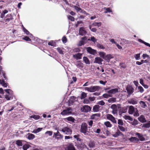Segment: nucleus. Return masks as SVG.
<instances>
[{"label":"nucleus","mask_w":150,"mask_h":150,"mask_svg":"<svg viewBox=\"0 0 150 150\" xmlns=\"http://www.w3.org/2000/svg\"><path fill=\"white\" fill-rule=\"evenodd\" d=\"M80 132L81 133L85 135H89V132L88 131V127L86 123H84L81 124L80 129Z\"/></svg>","instance_id":"obj_1"},{"label":"nucleus","mask_w":150,"mask_h":150,"mask_svg":"<svg viewBox=\"0 0 150 150\" xmlns=\"http://www.w3.org/2000/svg\"><path fill=\"white\" fill-rule=\"evenodd\" d=\"M100 89V87L99 86H92L90 87H86L85 90L90 92H94L98 91Z\"/></svg>","instance_id":"obj_2"},{"label":"nucleus","mask_w":150,"mask_h":150,"mask_svg":"<svg viewBox=\"0 0 150 150\" xmlns=\"http://www.w3.org/2000/svg\"><path fill=\"white\" fill-rule=\"evenodd\" d=\"M4 91L8 93V95H6L5 96V98L7 100H9L11 98H12L13 91L10 89H5Z\"/></svg>","instance_id":"obj_3"},{"label":"nucleus","mask_w":150,"mask_h":150,"mask_svg":"<svg viewBox=\"0 0 150 150\" xmlns=\"http://www.w3.org/2000/svg\"><path fill=\"white\" fill-rule=\"evenodd\" d=\"M59 130L67 135H71L72 133V130L69 127H64Z\"/></svg>","instance_id":"obj_4"},{"label":"nucleus","mask_w":150,"mask_h":150,"mask_svg":"<svg viewBox=\"0 0 150 150\" xmlns=\"http://www.w3.org/2000/svg\"><path fill=\"white\" fill-rule=\"evenodd\" d=\"M72 110L71 108L68 107L64 110L61 112V114L63 115H70L72 114Z\"/></svg>","instance_id":"obj_5"},{"label":"nucleus","mask_w":150,"mask_h":150,"mask_svg":"<svg viewBox=\"0 0 150 150\" xmlns=\"http://www.w3.org/2000/svg\"><path fill=\"white\" fill-rule=\"evenodd\" d=\"M126 90L129 96L131 95L134 92V89L133 87L130 85H128L127 86Z\"/></svg>","instance_id":"obj_6"},{"label":"nucleus","mask_w":150,"mask_h":150,"mask_svg":"<svg viewBox=\"0 0 150 150\" xmlns=\"http://www.w3.org/2000/svg\"><path fill=\"white\" fill-rule=\"evenodd\" d=\"M91 108L88 105H85L81 108V112H87L91 110Z\"/></svg>","instance_id":"obj_7"},{"label":"nucleus","mask_w":150,"mask_h":150,"mask_svg":"<svg viewBox=\"0 0 150 150\" xmlns=\"http://www.w3.org/2000/svg\"><path fill=\"white\" fill-rule=\"evenodd\" d=\"M88 40L86 37H84L81 38V40L79 42L78 45L79 46H81L84 45L87 42Z\"/></svg>","instance_id":"obj_8"},{"label":"nucleus","mask_w":150,"mask_h":150,"mask_svg":"<svg viewBox=\"0 0 150 150\" xmlns=\"http://www.w3.org/2000/svg\"><path fill=\"white\" fill-rule=\"evenodd\" d=\"M136 136H137L138 137L139 141H143L145 140V138L143 137V135L138 132H136L135 133Z\"/></svg>","instance_id":"obj_9"},{"label":"nucleus","mask_w":150,"mask_h":150,"mask_svg":"<svg viewBox=\"0 0 150 150\" xmlns=\"http://www.w3.org/2000/svg\"><path fill=\"white\" fill-rule=\"evenodd\" d=\"M86 49L87 52L91 54L94 55L96 53V50L92 49L90 47H87Z\"/></svg>","instance_id":"obj_10"},{"label":"nucleus","mask_w":150,"mask_h":150,"mask_svg":"<svg viewBox=\"0 0 150 150\" xmlns=\"http://www.w3.org/2000/svg\"><path fill=\"white\" fill-rule=\"evenodd\" d=\"M53 137H55L56 139H62L63 137L62 135H61L59 132L57 131V132L54 133L53 134Z\"/></svg>","instance_id":"obj_11"},{"label":"nucleus","mask_w":150,"mask_h":150,"mask_svg":"<svg viewBox=\"0 0 150 150\" xmlns=\"http://www.w3.org/2000/svg\"><path fill=\"white\" fill-rule=\"evenodd\" d=\"M79 34L82 36L84 35L86 33L85 29L83 27H80L79 30Z\"/></svg>","instance_id":"obj_12"},{"label":"nucleus","mask_w":150,"mask_h":150,"mask_svg":"<svg viewBox=\"0 0 150 150\" xmlns=\"http://www.w3.org/2000/svg\"><path fill=\"white\" fill-rule=\"evenodd\" d=\"M135 109L134 106L132 105L130 106L129 107L128 112L130 115H132L133 114L135 110Z\"/></svg>","instance_id":"obj_13"},{"label":"nucleus","mask_w":150,"mask_h":150,"mask_svg":"<svg viewBox=\"0 0 150 150\" xmlns=\"http://www.w3.org/2000/svg\"><path fill=\"white\" fill-rule=\"evenodd\" d=\"M82 53H78L77 54H74L73 57L76 60L80 59L82 58Z\"/></svg>","instance_id":"obj_14"},{"label":"nucleus","mask_w":150,"mask_h":150,"mask_svg":"<svg viewBox=\"0 0 150 150\" xmlns=\"http://www.w3.org/2000/svg\"><path fill=\"white\" fill-rule=\"evenodd\" d=\"M137 100L134 98H131L128 101V103H129L133 105L136 104L137 103Z\"/></svg>","instance_id":"obj_15"},{"label":"nucleus","mask_w":150,"mask_h":150,"mask_svg":"<svg viewBox=\"0 0 150 150\" xmlns=\"http://www.w3.org/2000/svg\"><path fill=\"white\" fill-rule=\"evenodd\" d=\"M103 61V59L100 57H97L95 58L94 62L100 65L102 64L101 62Z\"/></svg>","instance_id":"obj_16"},{"label":"nucleus","mask_w":150,"mask_h":150,"mask_svg":"<svg viewBox=\"0 0 150 150\" xmlns=\"http://www.w3.org/2000/svg\"><path fill=\"white\" fill-rule=\"evenodd\" d=\"M129 140L134 143H137L139 141V139L135 137H132L129 139Z\"/></svg>","instance_id":"obj_17"},{"label":"nucleus","mask_w":150,"mask_h":150,"mask_svg":"<svg viewBox=\"0 0 150 150\" xmlns=\"http://www.w3.org/2000/svg\"><path fill=\"white\" fill-rule=\"evenodd\" d=\"M76 65L77 67L79 69H81L83 67V64L80 61H78L76 62Z\"/></svg>","instance_id":"obj_18"},{"label":"nucleus","mask_w":150,"mask_h":150,"mask_svg":"<svg viewBox=\"0 0 150 150\" xmlns=\"http://www.w3.org/2000/svg\"><path fill=\"white\" fill-rule=\"evenodd\" d=\"M3 76V78L5 80H7L8 79L7 77L6 76L5 72L2 70V69L1 67H0V76Z\"/></svg>","instance_id":"obj_19"},{"label":"nucleus","mask_w":150,"mask_h":150,"mask_svg":"<svg viewBox=\"0 0 150 150\" xmlns=\"http://www.w3.org/2000/svg\"><path fill=\"white\" fill-rule=\"evenodd\" d=\"M118 92V89L117 88H113L111 89L108 91V93L111 94H114Z\"/></svg>","instance_id":"obj_20"},{"label":"nucleus","mask_w":150,"mask_h":150,"mask_svg":"<svg viewBox=\"0 0 150 150\" xmlns=\"http://www.w3.org/2000/svg\"><path fill=\"white\" fill-rule=\"evenodd\" d=\"M138 120L141 122L144 123L146 122V120L144 116L142 115H141L138 118Z\"/></svg>","instance_id":"obj_21"},{"label":"nucleus","mask_w":150,"mask_h":150,"mask_svg":"<svg viewBox=\"0 0 150 150\" xmlns=\"http://www.w3.org/2000/svg\"><path fill=\"white\" fill-rule=\"evenodd\" d=\"M74 9L77 12H79L80 13H84L86 12L85 11H83L82 9L78 6H74Z\"/></svg>","instance_id":"obj_22"},{"label":"nucleus","mask_w":150,"mask_h":150,"mask_svg":"<svg viewBox=\"0 0 150 150\" xmlns=\"http://www.w3.org/2000/svg\"><path fill=\"white\" fill-rule=\"evenodd\" d=\"M27 137L29 140H32L34 139L35 137L34 135L30 133H28L27 136Z\"/></svg>","instance_id":"obj_23"},{"label":"nucleus","mask_w":150,"mask_h":150,"mask_svg":"<svg viewBox=\"0 0 150 150\" xmlns=\"http://www.w3.org/2000/svg\"><path fill=\"white\" fill-rule=\"evenodd\" d=\"M0 83L5 87H6L7 86V83H5L4 80L2 79H0Z\"/></svg>","instance_id":"obj_24"},{"label":"nucleus","mask_w":150,"mask_h":150,"mask_svg":"<svg viewBox=\"0 0 150 150\" xmlns=\"http://www.w3.org/2000/svg\"><path fill=\"white\" fill-rule=\"evenodd\" d=\"M140 106L142 108H145L147 107V105L145 103L142 101H140L139 102Z\"/></svg>","instance_id":"obj_25"},{"label":"nucleus","mask_w":150,"mask_h":150,"mask_svg":"<svg viewBox=\"0 0 150 150\" xmlns=\"http://www.w3.org/2000/svg\"><path fill=\"white\" fill-rule=\"evenodd\" d=\"M100 116L99 114L96 113L92 115L91 117V118L92 119H97L98 117Z\"/></svg>","instance_id":"obj_26"},{"label":"nucleus","mask_w":150,"mask_h":150,"mask_svg":"<svg viewBox=\"0 0 150 150\" xmlns=\"http://www.w3.org/2000/svg\"><path fill=\"white\" fill-rule=\"evenodd\" d=\"M23 31L24 32V33L27 35H28V36L31 38H32V34L30 33V32L25 28H24V30Z\"/></svg>","instance_id":"obj_27"},{"label":"nucleus","mask_w":150,"mask_h":150,"mask_svg":"<svg viewBox=\"0 0 150 150\" xmlns=\"http://www.w3.org/2000/svg\"><path fill=\"white\" fill-rule=\"evenodd\" d=\"M99 108L98 105H96L93 107V110L94 112H97L99 110Z\"/></svg>","instance_id":"obj_28"},{"label":"nucleus","mask_w":150,"mask_h":150,"mask_svg":"<svg viewBox=\"0 0 150 150\" xmlns=\"http://www.w3.org/2000/svg\"><path fill=\"white\" fill-rule=\"evenodd\" d=\"M83 60L84 62L86 64H90V62L88 58L85 57H83Z\"/></svg>","instance_id":"obj_29"},{"label":"nucleus","mask_w":150,"mask_h":150,"mask_svg":"<svg viewBox=\"0 0 150 150\" xmlns=\"http://www.w3.org/2000/svg\"><path fill=\"white\" fill-rule=\"evenodd\" d=\"M79 135H74V137L75 139H76L77 141L80 142H81L83 140L79 137Z\"/></svg>","instance_id":"obj_30"},{"label":"nucleus","mask_w":150,"mask_h":150,"mask_svg":"<svg viewBox=\"0 0 150 150\" xmlns=\"http://www.w3.org/2000/svg\"><path fill=\"white\" fill-rule=\"evenodd\" d=\"M138 40L139 42L142 43L144 44L147 46H149V47H150V44L149 43L144 41H143V40L140 39H138Z\"/></svg>","instance_id":"obj_31"},{"label":"nucleus","mask_w":150,"mask_h":150,"mask_svg":"<svg viewBox=\"0 0 150 150\" xmlns=\"http://www.w3.org/2000/svg\"><path fill=\"white\" fill-rule=\"evenodd\" d=\"M143 127L146 128H149L150 127V121H148V122L143 124Z\"/></svg>","instance_id":"obj_32"},{"label":"nucleus","mask_w":150,"mask_h":150,"mask_svg":"<svg viewBox=\"0 0 150 150\" xmlns=\"http://www.w3.org/2000/svg\"><path fill=\"white\" fill-rule=\"evenodd\" d=\"M123 117L125 120H128L131 121H132L133 120V118L129 116L125 115Z\"/></svg>","instance_id":"obj_33"},{"label":"nucleus","mask_w":150,"mask_h":150,"mask_svg":"<svg viewBox=\"0 0 150 150\" xmlns=\"http://www.w3.org/2000/svg\"><path fill=\"white\" fill-rule=\"evenodd\" d=\"M133 114V115L134 117H137L139 116V114L138 110L137 108H136Z\"/></svg>","instance_id":"obj_34"},{"label":"nucleus","mask_w":150,"mask_h":150,"mask_svg":"<svg viewBox=\"0 0 150 150\" xmlns=\"http://www.w3.org/2000/svg\"><path fill=\"white\" fill-rule=\"evenodd\" d=\"M138 91L137 92H139L141 93H142L144 92V89L143 87L139 86L138 87Z\"/></svg>","instance_id":"obj_35"},{"label":"nucleus","mask_w":150,"mask_h":150,"mask_svg":"<svg viewBox=\"0 0 150 150\" xmlns=\"http://www.w3.org/2000/svg\"><path fill=\"white\" fill-rule=\"evenodd\" d=\"M88 146L91 148H93L95 146V144L93 142H90L88 144Z\"/></svg>","instance_id":"obj_36"},{"label":"nucleus","mask_w":150,"mask_h":150,"mask_svg":"<svg viewBox=\"0 0 150 150\" xmlns=\"http://www.w3.org/2000/svg\"><path fill=\"white\" fill-rule=\"evenodd\" d=\"M8 16H10V18H7L6 19V22H9L10 21V20L13 19L12 16L11 14H8L6 16V17Z\"/></svg>","instance_id":"obj_37"},{"label":"nucleus","mask_w":150,"mask_h":150,"mask_svg":"<svg viewBox=\"0 0 150 150\" xmlns=\"http://www.w3.org/2000/svg\"><path fill=\"white\" fill-rule=\"evenodd\" d=\"M42 128H38L37 129H34L33 132L34 133H37L41 131L42 129Z\"/></svg>","instance_id":"obj_38"},{"label":"nucleus","mask_w":150,"mask_h":150,"mask_svg":"<svg viewBox=\"0 0 150 150\" xmlns=\"http://www.w3.org/2000/svg\"><path fill=\"white\" fill-rule=\"evenodd\" d=\"M31 118H33L35 120H37L40 118V116L38 115H33L30 116Z\"/></svg>","instance_id":"obj_39"},{"label":"nucleus","mask_w":150,"mask_h":150,"mask_svg":"<svg viewBox=\"0 0 150 150\" xmlns=\"http://www.w3.org/2000/svg\"><path fill=\"white\" fill-rule=\"evenodd\" d=\"M104 9L105 10V11L104 12L105 13H107L109 12H112V10L110 8H104Z\"/></svg>","instance_id":"obj_40"},{"label":"nucleus","mask_w":150,"mask_h":150,"mask_svg":"<svg viewBox=\"0 0 150 150\" xmlns=\"http://www.w3.org/2000/svg\"><path fill=\"white\" fill-rule=\"evenodd\" d=\"M88 40H91L94 43H95L97 41L96 39L93 36L91 37L90 39H88Z\"/></svg>","instance_id":"obj_41"},{"label":"nucleus","mask_w":150,"mask_h":150,"mask_svg":"<svg viewBox=\"0 0 150 150\" xmlns=\"http://www.w3.org/2000/svg\"><path fill=\"white\" fill-rule=\"evenodd\" d=\"M16 144L17 145L19 146H23L22 141L20 140H18L16 141Z\"/></svg>","instance_id":"obj_42"},{"label":"nucleus","mask_w":150,"mask_h":150,"mask_svg":"<svg viewBox=\"0 0 150 150\" xmlns=\"http://www.w3.org/2000/svg\"><path fill=\"white\" fill-rule=\"evenodd\" d=\"M66 119H67L68 121H71L72 122H74V118L72 117H68L66 118Z\"/></svg>","instance_id":"obj_43"},{"label":"nucleus","mask_w":150,"mask_h":150,"mask_svg":"<svg viewBox=\"0 0 150 150\" xmlns=\"http://www.w3.org/2000/svg\"><path fill=\"white\" fill-rule=\"evenodd\" d=\"M104 125L107 127H111L112 125L110 122L108 121H107L104 122Z\"/></svg>","instance_id":"obj_44"},{"label":"nucleus","mask_w":150,"mask_h":150,"mask_svg":"<svg viewBox=\"0 0 150 150\" xmlns=\"http://www.w3.org/2000/svg\"><path fill=\"white\" fill-rule=\"evenodd\" d=\"M30 146L29 144H25L23 146V150H27V149H28Z\"/></svg>","instance_id":"obj_45"},{"label":"nucleus","mask_w":150,"mask_h":150,"mask_svg":"<svg viewBox=\"0 0 150 150\" xmlns=\"http://www.w3.org/2000/svg\"><path fill=\"white\" fill-rule=\"evenodd\" d=\"M131 124L134 126H135L138 124V121L135 119H134L133 121L132 122Z\"/></svg>","instance_id":"obj_46"},{"label":"nucleus","mask_w":150,"mask_h":150,"mask_svg":"<svg viewBox=\"0 0 150 150\" xmlns=\"http://www.w3.org/2000/svg\"><path fill=\"white\" fill-rule=\"evenodd\" d=\"M134 57H135L136 60H139L140 59V54H135L134 55Z\"/></svg>","instance_id":"obj_47"},{"label":"nucleus","mask_w":150,"mask_h":150,"mask_svg":"<svg viewBox=\"0 0 150 150\" xmlns=\"http://www.w3.org/2000/svg\"><path fill=\"white\" fill-rule=\"evenodd\" d=\"M118 127L120 130L122 132H125V128L122 126L118 125Z\"/></svg>","instance_id":"obj_48"},{"label":"nucleus","mask_w":150,"mask_h":150,"mask_svg":"<svg viewBox=\"0 0 150 150\" xmlns=\"http://www.w3.org/2000/svg\"><path fill=\"white\" fill-rule=\"evenodd\" d=\"M117 123L120 126H122L124 125V123L122 120L121 119H119L118 120Z\"/></svg>","instance_id":"obj_49"},{"label":"nucleus","mask_w":150,"mask_h":150,"mask_svg":"<svg viewBox=\"0 0 150 150\" xmlns=\"http://www.w3.org/2000/svg\"><path fill=\"white\" fill-rule=\"evenodd\" d=\"M97 47L98 48L102 49H105V47L103 45L100 44H97Z\"/></svg>","instance_id":"obj_50"},{"label":"nucleus","mask_w":150,"mask_h":150,"mask_svg":"<svg viewBox=\"0 0 150 150\" xmlns=\"http://www.w3.org/2000/svg\"><path fill=\"white\" fill-rule=\"evenodd\" d=\"M62 41L64 43H65L67 42V39L66 37L65 36L63 37L62 39Z\"/></svg>","instance_id":"obj_51"},{"label":"nucleus","mask_w":150,"mask_h":150,"mask_svg":"<svg viewBox=\"0 0 150 150\" xmlns=\"http://www.w3.org/2000/svg\"><path fill=\"white\" fill-rule=\"evenodd\" d=\"M67 18L68 19L70 20H71V21H74V18L70 16V15H68L67 16Z\"/></svg>","instance_id":"obj_52"},{"label":"nucleus","mask_w":150,"mask_h":150,"mask_svg":"<svg viewBox=\"0 0 150 150\" xmlns=\"http://www.w3.org/2000/svg\"><path fill=\"white\" fill-rule=\"evenodd\" d=\"M48 44L52 46H54L55 45V42L53 41H51L48 42Z\"/></svg>","instance_id":"obj_53"},{"label":"nucleus","mask_w":150,"mask_h":150,"mask_svg":"<svg viewBox=\"0 0 150 150\" xmlns=\"http://www.w3.org/2000/svg\"><path fill=\"white\" fill-rule=\"evenodd\" d=\"M87 96L86 93L84 92H82L81 94V98H86Z\"/></svg>","instance_id":"obj_54"},{"label":"nucleus","mask_w":150,"mask_h":150,"mask_svg":"<svg viewBox=\"0 0 150 150\" xmlns=\"http://www.w3.org/2000/svg\"><path fill=\"white\" fill-rule=\"evenodd\" d=\"M23 39L27 41H30L31 40V39L28 36L24 37V38H23Z\"/></svg>","instance_id":"obj_55"},{"label":"nucleus","mask_w":150,"mask_h":150,"mask_svg":"<svg viewBox=\"0 0 150 150\" xmlns=\"http://www.w3.org/2000/svg\"><path fill=\"white\" fill-rule=\"evenodd\" d=\"M93 25L95 26H97L98 27L100 26L101 25V23L100 22L96 23V22L93 23Z\"/></svg>","instance_id":"obj_56"},{"label":"nucleus","mask_w":150,"mask_h":150,"mask_svg":"<svg viewBox=\"0 0 150 150\" xmlns=\"http://www.w3.org/2000/svg\"><path fill=\"white\" fill-rule=\"evenodd\" d=\"M99 55H100V56L102 57L103 58L105 56V53L104 52H100L99 53Z\"/></svg>","instance_id":"obj_57"},{"label":"nucleus","mask_w":150,"mask_h":150,"mask_svg":"<svg viewBox=\"0 0 150 150\" xmlns=\"http://www.w3.org/2000/svg\"><path fill=\"white\" fill-rule=\"evenodd\" d=\"M113 117H114L113 116L110 114L107 115V118L108 119L110 120Z\"/></svg>","instance_id":"obj_58"},{"label":"nucleus","mask_w":150,"mask_h":150,"mask_svg":"<svg viewBox=\"0 0 150 150\" xmlns=\"http://www.w3.org/2000/svg\"><path fill=\"white\" fill-rule=\"evenodd\" d=\"M120 66L121 67H122L123 68H125L126 67V64L124 63H120Z\"/></svg>","instance_id":"obj_59"},{"label":"nucleus","mask_w":150,"mask_h":150,"mask_svg":"<svg viewBox=\"0 0 150 150\" xmlns=\"http://www.w3.org/2000/svg\"><path fill=\"white\" fill-rule=\"evenodd\" d=\"M98 104L101 105H103L105 104V103L103 101L101 100L98 102Z\"/></svg>","instance_id":"obj_60"},{"label":"nucleus","mask_w":150,"mask_h":150,"mask_svg":"<svg viewBox=\"0 0 150 150\" xmlns=\"http://www.w3.org/2000/svg\"><path fill=\"white\" fill-rule=\"evenodd\" d=\"M115 99L114 98H111L108 100V102L110 103H113L115 102Z\"/></svg>","instance_id":"obj_61"},{"label":"nucleus","mask_w":150,"mask_h":150,"mask_svg":"<svg viewBox=\"0 0 150 150\" xmlns=\"http://www.w3.org/2000/svg\"><path fill=\"white\" fill-rule=\"evenodd\" d=\"M45 134H48L49 136H51L52 134V132L51 131H47L45 132Z\"/></svg>","instance_id":"obj_62"},{"label":"nucleus","mask_w":150,"mask_h":150,"mask_svg":"<svg viewBox=\"0 0 150 150\" xmlns=\"http://www.w3.org/2000/svg\"><path fill=\"white\" fill-rule=\"evenodd\" d=\"M118 135L119 136H122L123 135V134L119 130H118L116 132Z\"/></svg>","instance_id":"obj_63"},{"label":"nucleus","mask_w":150,"mask_h":150,"mask_svg":"<svg viewBox=\"0 0 150 150\" xmlns=\"http://www.w3.org/2000/svg\"><path fill=\"white\" fill-rule=\"evenodd\" d=\"M103 96L104 98H107L109 97V95L108 94L105 93L103 95Z\"/></svg>","instance_id":"obj_64"}]
</instances>
